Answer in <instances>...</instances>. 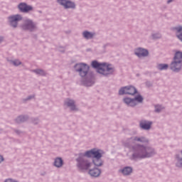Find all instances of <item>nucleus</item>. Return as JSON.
I'll use <instances>...</instances> for the list:
<instances>
[{
	"label": "nucleus",
	"mask_w": 182,
	"mask_h": 182,
	"mask_svg": "<svg viewBox=\"0 0 182 182\" xmlns=\"http://www.w3.org/2000/svg\"><path fill=\"white\" fill-rule=\"evenodd\" d=\"M24 29H28V31H33L35 29V24L33 23L32 21L27 20L26 25L23 26Z\"/></svg>",
	"instance_id": "12"
},
{
	"label": "nucleus",
	"mask_w": 182,
	"mask_h": 182,
	"mask_svg": "<svg viewBox=\"0 0 182 182\" xmlns=\"http://www.w3.org/2000/svg\"><path fill=\"white\" fill-rule=\"evenodd\" d=\"M137 148H138L139 150H141L142 151V153L144 154L141 156L142 158L151 157V156H153V152H151V154H149L150 152L149 149H146L144 146H138ZM144 153H146V154H144Z\"/></svg>",
	"instance_id": "9"
},
{
	"label": "nucleus",
	"mask_w": 182,
	"mask_h": 182,
	"mask_svg": "<svg viewBox=\"0 0 182 182\" xmlns=\"http://www.w3.org/2000/svg\"><path fill=\"white\" fill-rule=\"evenodd\" d=\"M9 21L11 26L16 28V26H18V22L22 21V16H21V15L12 16L9 17Z\"/></svg>",
	"instance_id": "7"
},
{
	"label": "nucleus",
	"mask_w": 182,
	"mask_h": 182,
	"mask_svg": "<svg viewBox=\"0 0 182 182\" xmlns=\"http://www.w3.org/2000/svg\"><path fill=\"white\" fill-rule=\"evenodd\" d=\"M75 69L77 72L80 73L82 77H85L89 72V66L85 63H80L75 65Z\"/></svg>",
	"instance_id": "5"
},
{
	"label": "nucleus",
	"mask_w": 182,
	"mask_h": 182,
	"mask_svg": "<svg viewBox=\"0 0 182 182\" xmlns=\"http://www.w3.org/2000/svg\"><path fill=\"white\" fill-rule=\"evenodd\" d=\"M175 31H176V36L178 38H179L180 41L182 42V27L178 26L174 28Z\"/></svg>",
	"instance_id": "15"
},
{
	"label": "nucleus",
	"mask_w": 182,
	"mask_h": 182,
	"mask_svg": "<svg viewBox=\"0 0 182 182\" xmlns=\"http://www.w3.org/2000/svg\"><path fill=\"white\" fill-rule=\"evenodd\" d=\"M60 5H63L65 9L75 8V3L68 0H57Z\"/></svg>",
	"instance_id": "8"
},
{
	"label": "nucleus",
	"mask_w": 182,
	"mask_h": 182,
	"mask_svg": "<svg viewBox=\"0 0 182 182\" xmlns=\"http://www.w3.org/2000/svg\"><path fill=\"white\" fill-rule=\"evenodd\" d=\"M34 72L37 73V75H45V72L42 70H34Z\"/></svg>",
	"instance_id": "23"
},
{
	"label": "nucleus",
	"mask_w": 182,
	"mask_h": 182,
	"mask_svg": "<svg viewBox=\"0 0 182 182\" xmlns=\"http://www.w3.org/2000/svg\"><path fill=\"white\" fill-rule=\"evenodd\" d=\"M173 0H168V4H170Z\"/></svg>",
	"instance_id": "29"
},
{
	"label": "nucleus",
	"mask_w": 182,
	"mask_h": 182,
	"mask_svg": "<svg viewBox=\"0 0 182 182\" xmlns=\"http://www.w3.org/2000/svg\"><path fill=\"white\" fill-rule=\"evenodd\" d=\"M92 85H93V82H88L85 84V86H92Z\"/></svg>",
	"instance_id": "26"
},
{
	"label": "nucleus",
	"mask_w": 182,
	"mask_h": 182,
	"mask_svg": "<svg viewBox=\"0 0 182 182\" xmlns=\"http://www.w3.org/2000/svg\"><path fill=\"white\" fill-rule=\"evenodd\" d=\"M2 161H4V157L0 156V163H2Z\"/></svg>",
	"instance_id": "27"
},
{
	"label": "nucleus",
	"mask_w": 182,
	"mask_h": 182,
	"mask_svg": "<svg viewBox=\"0 0 182 182\" xmlns=\"http://www.w3.org/2000/svg\"><path fill=\"white\" fill-rule=\"evenodd\" d=\"M92 68L97 69L98 73L105 75H110V73H113L114 70L112 65L106 63H99L97 61H92Z\"/></svg>",
	"instance_id": "2"
},
{
	"label": "nucleus",
	"mask_w": 182,
	"mask_h": 182,
	"mask_svg": "<svg viewBox=\"0 0 182 182\" xmlns=\"http://www.w3.org/2000/svg\"><path fill=\"white\" fill-rule=\"evenodd\" d=\"M102 152L101 150L93 149L90 151H87L83 156H80V157L77 159V166L80 170H89L90 167H92V163L89 162L87 160H85V157H94L93 164L95 166L97 167L102 166L103 161H102Z\"/></svg>",
	"instance_id": "1"
},
{
	"label": "nucleus",
	"mask_w": 182,
	"mask_h": 182,
	"mask_svg": "<svg viewBox=\"0 0 182 182\" xmlns=\"http://www.w3.org/2000/svg\"><path fill=\"white\" fill-rule=\"evenodd\" d=\"M161 109H163V108L160 105H157V106L155 107V111L156 112H161Z\"/></svg>",
	"instance_id": "25"
},
{
	"label": "nucleus",
	"mask_w": 182,
	"mask_h": 182,
	"mask_svg": "<svg viewBox=\"0 0 182 182\" xmlns=\"http://www.w3.org/2000/svg\"><path fill=\"white\" fill-rule=\"evenodd\" d=\"M135 55H136L138 58L147 56L149 55V51L146 49L137 48L135 51Z\"/></svg>",
	"instance_id": "10"
},
{
	"label": "nucleus",
	"mask_w": 182,
	"mask_h": 182,
	"mask_svg": "<svg viewBox=\"0 0 182 182\" xmlns=\"http://www.w3.org/2000/svg\"><path fill=\"white\" fill-rule=\"evenodd\" d=\"M176 158L178 159L177 166L182 167V151L181 155L177 156Z\"/></svg>",
	"instance_id": "21"
},
{
	"label": "nucleus",
	"mask_w": 182,
	"mask_h": 182,
	"mask_svg": "<svg viewBox=\"0 0 182 182\" xmlns=\"http://www.w3.org/2000/svg\"><path fill=\"white\" fill-rule=\"evenodd\" d=\"M137 90L133 86L124 87L119 90V95H136Z\"/></svg>",
	"instance_id": "6"
},
{
	"label": "nucleus",
	"mask_w": 182,
	"mask_h": 182,
	"mask_svg": "<svg viewBox=\"0 0 182 182\" xmlns=\"http://www.w3.org/2000/svg\"><path fill=\"white\" fill-rule=\"evenodd\" d=\"M124 103L127 105L128 106H131V107H134V106H136L138 103H141L143 102V97L141 95L136 96L134 99H130L129 97L124 99Z\"/></svg>",
	"instance_id": "4"
},
{
	"label": "nucleus",
	"mask_w": 182,
	"mask_h": 182,
	"mask_svg": "<svg viewBox=\"0 0 182 182\" xmlns=\"http://www.w3.org/2000/svg\"><path fill=\"white\" fill-rule=\"evenodd\" d=\"M3 39L4 38L2 37H0V42H2Z\"/></svg>",
	"instance_id": "28"
},
{
	"label": "nucleus",
	"mask_w": 182,
	"mask_h": 182,
	"mask_svg": "<svg viewBox=\"0 0 182 182\" xmlns=\"http://www.w3.org/2000/svg\"><path fill=\"white\" fill-rule=\"evenodd\" d=\"M65 105L70 107L72 110H76V107L75 106V102L72 100H67L65 102Z\"/></svg>",
	"instance_id": "16"
},
{
	"label": "nucleus",
	"mask_w": 182,
	"mask_h": 182,
	"mask_svg": "<svg viewBox=\"0 0 182 182\" xmlns=\"http://www.w3.org/2000/svg\"><path fill=\"white\" fill-rule=\"evenodd\" d=\"M100 169L99 168H94L90 169L89 171V174L92 176V177H99L100 176Z\"/></svg>",
	"instance_id": "13"
},
{
	"label": "nucleus",
	"mask_w": 182,
	"mask_h": 182,
	"mask_svg": "<svg viewBox=\"0 0 182 182\" xmlns=\"http://www.w3.org/2000/svg\"><path fill=\"white\" fill-rule=\"evenodd\" d=\"M54 164L55 167H62V166L63 165V161L60 158H57L55 160Z\"/></svg>",
	"instance_id": "18"
},
{
	"label": "nucleus",
	"mask_w": 182,
	"mask_h": 182,
	"mask_svg": "<svg viewBox=\"0 0 182 182\" xmlns=\"http://www.w3.org/2000/svg\"><path fill=\"white\" fill-rule=\"evenodd\" d=\"M182 53L178 51L176 53L173 62L171 64V69L173 72H178L181 69Z\"/></svg>",
	"instance_id": "3"
},
{
	"label": "nucleus",
	"mask_w": 182,
	"mask_h": 182,
	"mask_svg": "<svg viewBox=\"0 0 182 182\" xmlns=\"http://www.w3.org/2000/svg\"><path fill=\"white\" fill-rule=\"evenodd\" d=\"M82 35L84 38H85V39H92V38L95 36V34L93 33H90L88 31H84Z\"/></svg>",
	"instance_id": "17"
},
{
	"label": "nucleus",
	"mask_w": 182,
	"mask_h": 182,
	"mask_svg": "<svg viewBox=\"0 0 182 182\" xmlns=\"http://www.w3.org/2000/svg\"><path fill=\"white\" fill-rule=\"evenodd\" d=\"M13 65H14V66H18V65H21V61L16 60L13 61Z\"/></svg>",
	"instance_id": "24"
},
{
	"label": "nucleus",
	"mask_w": 182,
	"mask_h": 182,
	"mask_svg": "<svg viewBox=\"0 0 182 182\" xmlns=\"http://www.w3.org/2000/svg\"><path fill=\"white\" fill-rule=\"evenodd\" d=\"M136 141H141V143L144 142V141H147V140H146V139L141 137V138H139V137H135L134 139V143H136Z\"/></svg>",
	"instance_id": "22"
},
{
	"label": "nucleus",
	"mask_w": 182,
	"mask_h": 182,
	"mask_svg": "<svg viewBox=\"0 0 182 182\" xmlns=\"http://www.w3.org/2000/svg\"><path fill=\"white\" fill-rule=\"evenodd\" d=\"M158 69H159V70H167V69H168V65L159 64L158 65Z\"/></svg>",
	"instance_id": "20"
},
{
	"label": "nucleus",
	"mask_w": 182,
	"mask_h": 182,
	"mask_svg": "<svg viewBox=\"0 0 182 182\" xmlns=\"http://www.w3.org/2000/svg\"><path fill=\"white\" fill-rule=\"evenodd\" d=\"M140 126L141 129H144L145 130H149V129L151 127V122H149L147 121H142L140 123Z\"/></svg>",
	"instance_id": "14"
},
{
	"label": "nucleus",
	"mask_w": 182,
	"mask_h": 182,
	"mask_svg": "<svg viewBox=\"0 0 182 182\" xmlns=\"http://www.w3.org/2000/svg\"><path fill=\"white\" fill-rule=\"evenodd\" d=\"M121 172L124 176H129L132 173V168L130 167H125L124 169L121 170Z\"/></svg>",
	"instance_id": "19"
},
{
	"label": "nucleus",
	"mask_w": 182,
	"mask_h": 182,
	"mask_svg": "<svg viewBox=\"0 0 182 182\" xmlns=\"http://www.w3.org/2000/svg\"><path fill=\"white\" fill-rule=\"evenodd\" d=\"M18 9H20L21 12H29V11H32V6L21 3L18 5Z\"/></svg>",
	"instance_id": "11"
}]
</instances>
